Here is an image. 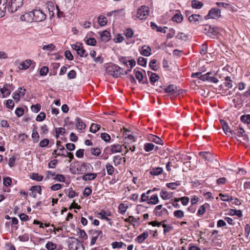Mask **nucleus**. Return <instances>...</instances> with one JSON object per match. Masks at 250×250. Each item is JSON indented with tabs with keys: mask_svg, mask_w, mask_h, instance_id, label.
<instances>
[{
	"mask_svg": "<svg viewBox=\"0 0 250 250\" xmlns=\"http://www.w3.org/2000/svg\"><path fill=\"white\" fill-rule=\"evenodd\" d=\"M23 5V0H0V18L3 17L6 10L10 13L16 12Z\"/></svg>",
	"mask_w": 250,
	"mask_h": 250,
	"instance_id": "obj_1",
	"label": "nucleus"
},
{
	"mask_svg": "<svg viewBox=\"0 0 250 250\" xmlns=\"http://www.w3.org/2000/svg\"><path fill=\"white\" fill-rule=\"evenodd\" d=\"M232 135L234 136V137L237 138V140L240 142L245 143L249 142L248 135L246 134L244 129L240 125L233 130Z\"/></svg>",
	"mask_w": 250,
	"mask_h": 250,
	"instance_id": "obj_2",
	"label": "nucleus"
},
{
	"mask_svg": "<svg viewBox=\"0 0 250 250\" xmlns=\"http://www.w3.org/2000/svg\"><path fill=\"white\" fill-rule=\"evenodd\" d=\"M106 73L114 78H118L123 74V68L115 64L111 63L106 68Z\"/></svg>",
	"mask_w": 250,
	"mask_h": 250,
	"instance_id": "obj_3",
	"label": "nucleus"
},
{
	"mask_svg": "<svg viewBox=\"0 0 250 250\" xmlns=\"http://www.w3.org/2000/svg\"><path fill=\"white\" fill-rule=\"evenodd\" d=\"M30 15H33V20L36 22L43 21L46 18V14L40 9L33 10L30 12Z\"/></svg>",
	"mask_w": 250,
	"mask_h": 250,
	"instance_id": "obj_4",
	"label": "nucleus"
},
{
	"mask_svg": "<svg viewBox=\"0 0 250 250\" xmlns=\"http://www.w3.org/2000/svg\"><path fill=\"white\" fill-rule=\"evenodd\" d=\"M149 8L148 6L143 5L137 10V17L140 20H143L146 18L148 15Z\"/></svg>",
	"mask_w": 250,
	"mask_h": 250,
	"instance_id": "obj_5",
	"label": "nucleus"
},
{
	"mask_svg": "<svg viewBox=\"0 0 250 250\" xmlns=\"http://www.w3.org/2000/svg\"><path fill=\"white\" fill-rule=\"evenodd\" d=\"M221 17V11L218 8H212L211 9L207 15L205 17L206 20H208L210 18L211 19H218Z\"/></svg>",
	"mask_w": 250,
	"mask_h": 250,
	"instance_id": "obj_6",
	"label": "nucleus"
},
{
	"mask_svg": "<svg viewBox=\"0 0 250 250\" xmlns=\"http://www.w3.org/2000/svg\"><path fill=\"white\" fill-rule=\"evenodd\" d=\"M122 151V146L119 144H114L106 147L104 149V151H109L111 153L121 152Z\"/></svg>",
	"mask_w": 250,
	"mask_h": 250,
	"instance_id": "obj_7",
	"label": "nucleus"
},
{
	"mask_svg": "<svg viewBox=\"0 0 250 250\" xmlns=\"http://www.w3.org/2000/svg\"><path fill=\"white\" fill-rule=\"evenodd\" d=\"M202 81L204 82H208L209 83H216L218 82V79L212 75L211 72H208L205 74H204V76L202 77Z\"/></svg>",
	"mask_w": 250,
	"mask_h": 250,
	"instance_id": "obj_8",
	"label": "nucleus"
},
{
	"mask_svg": "<svg viewBox=\"0 0 250 250\" xmlns=\"http://www.w3.org/2000/svg\"><path fill=\"white\" fill-rule=\"evenodd\" d=\"M91 167L92 169L93 167L91 166L89 163H83L82 165L77 168V170L79 173L84 174L88 170L90 171V167Z\"/></svg>",
	"mask_w": 250,
	"mask_h": 250,
	"instance_id": "obj_9",
	"label": "nucleus"
},
{
	"mask_svg": "<svg viewBox=\"0 0 250 250\" xmlns=\"http://www.w3.org/2000/svg\"><path fill=\"white\" fill-rule=\"evenodd\" d=\"M98 217L104 220L107 222H109V224L111 225V219L108 218L107 216H111V213L109 211H106L104 210H102L101 212H98L97 213Z\"/></svg>",
	"mask_w": 250,
	"mask_h": 250,
	"instance_id": "obj_10",
	"label": "nucleus"
},
{
	"mask_svg": "<svg viewBox=\"0 0 250 250\" xmlns=\"http://www.w3.org/2000/svg\"><path fill=\"white\" fill-rule=\"evenodd\" d=\"M80 242V240L75 237H71L68 242V248L70 250H76L77 246Z\"/></svg>",
	"mask_w": 250,
	"mask_h": 250,
	"instance_id": "obj_11",
	"label": "nucleus"
},
{
	"mask_svg": "<svg viewBox=\"0 0 250 250\" xmlns=\"http://www.w3.org/2000/svg\"><path fill=\"white\" fill-rule=\"evenodd\" d=\"M163 206L162 205H160L158 206H157L154 211L153 213L156 216H161L162 213H166L167 214H168V212L167 208H163L162 209Z\"/></svg>",
	"mask_w": 250,
	"mask_h": 250,
	"instance_id": "obj_12",
	"label": "nucleus"
},
{
	"mask_svg": "<svg viewBox=\"0 0 250 250\" xmlns=\"http://www.w3.org/2000/svg\"><path fill=\"white\" fill-rule=\"evenodd\" d=\"M114 15L116 18H118L120 17H124L125 15V13L124 12V9H121L119 10H115L111 12L107 13V16H111L112 15Z\"/></svg>",
	"mask_w": 250,
	"mask_h": 250,
	"instance_id": "obj_13",
	"label": "nucleus"
},
{
	"mask_svg": "<svg viewBox=\"0 0 250 250\" xmlns=\"http://www.w3.org/2000/svg\"><path fill=\"white\" fill-rule=\"evenodd\" d=\"M110 32L107 30H104L100 34L101 40L104 42H106L110 39Z\"/></svg>",
	"mask_w": 250,
	"mask_h": 250,
	"instance_id": "obj_14",
	"label": "nucleus"
},
{
	"mask_svg": "<svg viewBox=\"0 0 250 250\" xmlns=\"http://www.w3.org/2000/svg\"><path fill=\"white\" fill-rule=\"evenodd\" d=\"M199 155L208 161L211 162L212 161L213 159V157L212 154L208 151L200 152L199 153Z\"/></svg>",
	"mask_w": 250,
	"mask_h": 250,
	"instance_id": "obj_15",
	"label": "nucleus"
},
{
	"mask_svg": "<svg viewBox=\"0 0 250 250\" xmlns=\"http://www.w3.org/2000/svg\"><path fill=\"white\" fill-rule=\"evenodd\" d=\"M60 66L59 62H53L50 65V72L49 75H56L57 74V70Z\"/></svg>",
	"mask_w": 250,
	"mask_h": 250,
	"instance_id": "obj_16",
	"label": "nucleus"
},
{
	"mask_svg": "<svg viewBox=\"0 0 250 250\" xmlns=\"http://www.w3.org/2000/svg\"><path fill=\"white\" fill-rule=\"evenodd\" d=\"M148 140L149 141L154 142L157 144L161 145L163 143L162 140L160 137L153 134L149 135Z\"/></svg>",
	"mask_w": 250,
	"mask_h": 250,
	"instance_id": "obj_17",
	"label": "nucleus"
},
{
	"mask_svg": "<svg viewBox=\"0 0 250 250\" xmlns=\"http://www.w3.org/2000/svg\"><path fill=\"white\" fill-rule=\"evenodd\" d=\"M97 175L96 173H85L82 177V179L83 181H91L95 179Z\"/></svg>",
	"mask_w": 250,
	"mask_h": 250,
	"instance_id": "obj_18",
	"label": "nucleus"
},
{
	"mask_svg": "<svg viewBox=\"0 0 250 250\" xmlns=\"http://www.w3.org/2000/svg\"><path fill=\"white\" fill-rule=\"evenodd\" d=\"M150 26L153 30H156L158 32L166 33V29H167V27H164L162 28L160 26H158L154 22H150Z\"/></svg>",
	"mask_w": 250,
	"mask_h": 250,
	"instance_id": "obj_19",
	"label": "nucleus"
},
{
	"mask_svg": "<svg viewBox=\"0 0 250 250\" xmlns=\"http://www.w3.org/2000/svg\"><path fill=\"white\" fill-rule=\"evenodd\" d=\"M148 236V232L146 231H145L137 237L136 241H137L139 243H142L145 241L146 239L147 238Z\"/></svg>",
	"mask_w": 250,
	"mask_h": 250,
	"instance_id": "obj_20",
	"label": "nucleus"
},
{
	"mask_svg": "<svg viewBox=\"0 0 250 250\" xmlns=\"http://www.w3.org/2000/svg\"><path fill=\"white\" fill-rule=\"evenodd\" d=\"M151 48L149 46H144L142 48V50L140 51L141 54L148 57L150 55Z\"/></svg>",
	"mask_w": 250,
	"mask_h": 250,
	"instance_id": "obj_21",
	"label": "nucleus"
},
{
	"mask_svg": "<svg viewBox=\"0 0 250 250\" xmlns=\"http://www.w3.org/2000/svg\"><path fill=\"white\" fill-rule=\"evenodd\" d=\"M220 122L222 125L223 129L225 133L226 134H228V133H230L233 135V131H231L229 128L228 124L223 120H221Z\"/></svg>",
	"mask_w": 250,
	"mask_h": 250,
	"instance_id": "obj_22",
	"label": "nucleus"
},
{
	"mask_svg": "<svg viewBox=\"0 0 250 250\" xmlns=\"http://www.w3.org/2000/svg\"><path fill=\"white\" fill-rule=\"evenodd\" d=\"M0 91L2 94V98L9 96L11 93V90L4 85L3 88L0 89Z\"/></svg>",
	"mask_w": 250,
	"mask_h": 250,
	"instance_id": "obj_23",
	"label": "nucleus"
},
{
	"mask_svg": "<svg viewBox=\"0 0 250 250\" xmlns=\"http://www.w3.org/2000/svg\"><path fill=\"white\" fill-rule=\"evenodd\" d=\"M174 199L175 201H180L181 202V203L184 206L187 205L189 201V198L188 197H186V196L182 197L181 198L174 197Z\"/></svg>",
	"mask_w": 250,
	"mask_h": 250,
	"instance_id": "obj_24",
	"label": "nucleus"
},
{
	"mask_svg": "<svg viewBox=\"0 0 250 250\" xmlns=\"http://www.w3.org/2000/svg\"><path fill=\"white\" fill-rule=\"evenodd\" d=\"M159 202V199L157 195L154 194L152 195L150 198L149 199V200L147 201L148 204H152L156 205Z\"/></svg>",
	"mask_w": 250,
	"mask_h": 250,
	"instance_id": "obj_25",
	"label": "nucleus"
},
{
	"mask_svg": "<svg viewBox=\"0 0 250 250\" xmlns=\"http://www.w3.org/2000/svg\"><path fill=\"white\" fill-rule=\"evenodd\" d=\"M201 19L200 15L192 14L188 17V20L190 22L196 23Z\"/></svg>",
	"mask_w": 250,
	"mask_h": 250,
	"instance_id": "obj_26",
	"label": "nucleus"
},
{
	"mask_svg": "<svg viewBox=\"0 0 250 250\" xmlns=\"http://www.w3.org/2000/svg\"><path fill=\"white\" fill-rule=\"evenodd\" d=\"M239 95L242 101L250 100V87H248L247 91L243 94H239Z\"/></svg>",
	"mask_w": 250,
	"mask_h": 250,
	"instance_id": "obj_27",
	"label": "nucleus"
},
{
	"mask_svg": "<svg viewBox=\"0 0 250 250\" xmlns=\"http://www.w3.org/2000/svg\"><path fill=\"white\" fill-rule=\"evenodd\" d=\"M203 5V3L197 0H193L191 1V6L194 9H200Z\"/></svg>",
	"mask_w": 250,
	"mask_h": 250,
	"instance_id": "obj_28",
	"label": "nucleus"
},
{
	"mask_svg": "<svg viewBox=\"0 0 250 250\" xmlns=\"http://www.w3.org/2000/svg\"><path fill=\"white\" fill-rule=\"evenodd\" d=\"M31 60H26L20 64V66L19 68L22 70H26L29 68L31 64Z\"/></svg>",
	"mask_w": 250,
	"mask_h": 250,
	"instance_id": "obj_29",
	"label": "nucleus"
},
{
	"mask_svg": "<svg viewBox=\"0 0 250 250\" xmlns=\"http://www.w3.org/2000/svg\"><path fill=\"white\" fill-rule=\"evenodd\" d=\"M171 38H172V34L171 33H168L167 35V41L165 42L166 46L165 50L166 52L169 54H171V53H170V51L168 50V48H170L171 45L170 44V42L167 43H167L168 42V40L170 39Z\"/></svg>",
	"mask_w": 250,
	"mask_h": 250,
	"instance_id": "obj_30",
	"label": "nucleus"
},
{
	"mask_svg": "<svg viewBox=\"0 0 250 250\" xmlns=\"http://www.w3.org/2000/svg\"><path fill=\"white\" fill-rule=\"evenodd\" d=\"M77 122L76 126L78 129H83L85 128V125L82 122V120L79 117H77L76 119Z\"/></svg>",
	"mask_w": 250,
	"mask_h": 250,
	"instance_id": "obj_31",
	"label": "nucleus"
},
{
	"mask_svg": "<svg viewBox=\"0 0 250 250\" xmlns=\"http://www.w3.org/2000/svg\"><path fill=\"white\" fill-rule=\"evenodd\" d=\"M183 20V17L181 13H176L173 16V21L180 23Z\"/></svg>",
	"mask_w": 250,
	"mask_h": 250,
	"instance_id": "obj_32",
	"label": "nucleus"
},
{
	"mask_svg": "<svg viewBox=\"0 0 250 250\" xmlns=\"http://www.w3.org/2000/svg\"><path fill=\"white\" fill-rule=\"evenodd\" d=\"M65 133V130L63 127H59L55 129V137L58 138L60 135H63Z\"/></svg>",
	"mask_w": 250,
	"mask_h": 250,
	"instance_id": "obj_33",
	"label": "nucleus"
},
{
	"mask_svg": "<svg viewBox=\"0 0 250 250\" xmlns=\"http://www.w3.org/2000/svg\"><path fill=\"white\" fill-rule=\"evenodd\" d=\"M162 172L163 169L161 167H158L151 169L150 173L152 175H159L161 174Z\"/></svg>",
	"mask_w": 250,
	"mask_h": 250,
	"instance_id": "obj_34",
	"label": "nucleus"
},
{
	"mask_svg": "<svg viewBox=\"0 0 250 250\" xmlns=\"http://www.w3.org/2000/svg\"><path fill=\"white\" fill-rule=\"evenodd\" d=\"M140 219L139 218L136 219L133 216H129L128 218L125 219L124 221L125 222H127L135 226L134 223H137L138 220Z\"/></svg>",
	"mask_w": 250,
	"mask_h": 250,
	"instance_id": "obj_35",
	"label": "nucleus"
},
{
	"mask_svg": "<svg viewBox=\"0 0 250 250\" xmlns=\"http://www.w3.org/2000/svg\"><path fill=\"white\" fill-rule=\"evenodd\" d=\"M77 233L78 235H79L81 238L86 240L87 238V235L83 229H81L80 228L76 229Z\"/></svg>",
	"mask_w": 250,
	"mask_h": 250,
	"instance_id": "obj_36",
	"label": "nucleus"
},
{
	"mask_svg": "<svg viewBox=\"0 0 250 250\" xmlns=\"http://www.w3.org/2000/svg\"><path fill=\"white\" fill-rule=\"evenodd\" d=\"M206 206H208V204H206L200 207L196 214L197 216H201L205 213L206 208Z\"/></svg>",
	"mask_w": 250,
	"mask_h": 250,
	"instance_id": "obj_37",
	"label": "nucleus"
},
{
	"mask_svg": "<svg viewBox=\"0 0 250 250\" xmlns=\"http://www.w3.org/2000/svg\"><path fill=\"white\" fill-rule=\"evenodd\" d=\"M173 96H177L180 95L181 94H183L184 90L177 86L174 87V85H173Z\"/></svg>",
	"mask_w": 250,
	"mask_h": 250,
	"instance_id": "obj_38",
	"label": "nucleus"
},
{
	"mask_svg": "<svg viewBox=\"0 0 250 250\" xmlns=\"http://www.w3.org/2000/svg\"><path fill=\"white\" fill-rule=\"evenodd\" d=\"M77 53L81 57H86L88 56V53H86V50L83 49V45L80 49H78Z\"/></svg>",
	"mask_w": 250,
	"mask_h": 250,
	"instance_id": "obj_39",
	"label": "nucleus"
},
{
	"mask_svg": "<svg viewBox=\"0 0 250 250\" xmlns=\"http://www.w3.org/2000/svg\"><path fill=\"white\" fill-rule=\"evenodd\" d=\"M86 38H85L84 41L87 45L90 46H95L96 45L97 41L95 38H89L87 39Z\"/></svg>",
	"mask_w": 250,
	"mask_h": 250,
	"instance_id": "obj_40",
	"label": "nucleus"
},
{
	"mask_svg": "<svg viewBox=\"0 0 250 250\" xmlns=\"http://www.w3.org/2000/svg\"><path fill=\"white\" fill-rule=\"evenodd\" d=\"M30 178L36 181L40 182L42 181L43 179V176L39 175L38 173H33L30 176Z\"/></svg>",
	"mask_w": 250,
	"mask_h": 250,
	"instance_id": "obj_41",
	"label": "nucleus"
},
{
	"mask_svg": "<svg viewBox=\"0 0 250 250\" xmlns=\"http://www.w3.org/2000/svg\"><path fill=\"white\" fill-rule=\"evenodd\" d=\"M134 72L135 73L136 79L138 80V82L141 83L143 80V75L142 73L139 70H136V69L134 70Z\"/></svg>",
	"mask_w": 250,
	"mask_h": 250,
	"instance_id": "obj_42",
	"label": "nucleus"
},
{
	"mask_svg": "<svg viewBox=\"0 0 250 250\" xmlns=\"http://www.w3.org/2000/svg\"><path fill=\"white\" fill-rule=\"evenodd\" d=\"M100 125L93 123L90 126V131L91 132L95 133L100 129Z\"/></svg>",
	"mask_w": 250,
	"mask_h": 250,
	"instance_id": "obj_43",
	"label": "nucleus"
},
{
	"mask_svg": "<svg viewBox=\"0 0 250 250\" xmlns=\"http://www.w3.org/2000/svg\"><path fill=\"white\" fill-rule=\"evenodd\" d=\"M159 78V76L156 73H152L150 77V82L152 84L154 85V83L156 82Z\"/></svg>",
	"mask_w": 250,
	"mask_h": 250,
	"instance_id": "obj_44",
	"label": "nucleus"
},
{
	"mask_svg": "<svg viewBox=\"0 0 250 250\" xmlns=\"http://www.w3.org/2000/svg\"><path fill=\"white\" fill-rule=\"evenodd\" d=\"M147 63V59L140 57L138 58L137 60V63L143 66H146Z\"/></svg>",
	"mask_w": 250,
	"mask_h": 250,
	"instance_id": "obj_45",
	"label": "nucleus"
},
{
	"mask_svg": "<svg viewBox=\"0 0 250 250\" xmlns=\"http://www.w3.org/2000/svg\"><path fill=\"white\" fill-rule=\"evenodd\" d=\"M241 121L244 123H246L247 124H250V115L246 114L243 115L241 117Z\"/></svg>",
	"mask_w": 250,
	"mask_h": 250,
	"instance_id": "obj_46",
	"label": "nucleus"
},
{
	"mask_svg": "<svg viewBox=\"0 0 250 250\" xmlns=\"http://www.w3.org/2000/svg\"><path fill=\"white\" fill-rule=\"evenodd\" d=\"M98 22L102 26L106 25L107 23V19L106 17L103 16H100L98 18Z\"/></svg>",
	"mask_w": 250,
	"mask_h": 250,
	"instance_id": "obj_47",
	"label": "nucleus"
},
{
	"mask_svg": "<svg viewBox=\"0 0 250 250\" xmlns=\"http://www.w3.org/2000/svg\"><path fill=\"white\" fill-rule=\"evenodd\" d=\"M175 39L181 40V41H185L187 39V36L185 33L181 32L179 33L175 37Z\"/></svg>",
	"mask_w": 250,
	"mask_h": 250,
	"instance_id": "obj_48",
	"label": "nucleus"
},
{
	"mask_svg": "<svg viewBox=\"0 0 250 250\" xmlns=\"http://www.w3.org/2000/svg\"><path fill=\"white\" fill-rule=\"evenodd\" d=\"M154 145L152 143H146L144 145V149L146 152H149L154 149Z\"/></svg>",
	"mask_w": 250,
	"mask_h": 250,
	"instance_id": "obj_49",
	"label": "nucleus"
},
{
	"mask_svg": "<svg viewBox=\"0 0 250 250\" xmlns=\"http://www.w3.org/2000/svg\"><path fill=\"white\" fill-rule=\"evenodd\" d=\"M106 169L107 173L109 175H112L114 171V167L109 163H107L106 165Z\"/></svg>",
	"mask_w": 250,
	"mask_h": 250,
	"instance_id": "obj_50",
	"label": "nucleus"
},
{
	"mask_svg": "<svg viewBox=\"0 0 250 250\" xmlns=\"http://www.w3.org/2000/svg\"><path fill=\"white\" fill-rule=\"evenodd\" d=\"M101 138L105 142H109L111 137L107 133H102L101 134Z\"/></svg>",
	"mask_w": 250,
	"mask_h": 250,
	"instance_id": "obj_51",
	"label": "nucleus"
},
{
	"mask_svg": "<svg viewBox=\"0 0 250 250\" xmlns=\"http://www.w3.org/2000/svg\"><path fill=\"white\" fill-rule=\"evenodd\" d=\"M113 249L121 248L123 246H126L125 244L123 242H114L111 244Z\"/></svg>",
	"mask_w": 250,
	"mask_h": 250,
	"instance_id": "obj_52",
	"label": "nucleus"
},
{
	"mask_svg": "<svg viewBox=\"0 0 250 250\" xmlns=\"http://www.w3.org/2000/svg\"><path fill=\"white\" fill-rule=\"evenodd\" d=\"M31 137L33 139L34 142H38L39 141L40 135L36 130H33Z\"/></svg>",
	"mask_w": 250,
	"mask_h": 250,
	"instance_id": "obj_53",
	"label": "nucleus"
},
{
	"mask_svg": "<svg viewBox=\"0 0 250 250\" xmlns=\"http://www.w3.org/2000/svg\"><path fill=\"white\" fill-rule=\"evenodd\" d=\"M184 154L180 153H177L174 154V158L177 162L182 163L183 162Z\"/></svg>",
	"mask_w": 250,
	"mask_h": 250,
	"instance_id": "obj_54",
	"label": "nucleus"
},
{
	"mask_svg": "<svg viewBox=\"0 0 250 250\" xmlns=\"http://www.w3.org/2000/svg\"><path fill=\"white\" fill-rule=\"evenodd\" d=\"M45 117L46 114H45V113L42 112H40V114L37 115L36 120L37 122H42L45 119Z\"/></svg>",
	"mask_w": 250,
	"mask_h": 250,
	"instance_id": "obj_55",
	"label": "nucleus"
},
{
	"mask_svg": "<svg viewBox=\"0 0 250 250\" xmlns=\"http://www.w3.org/2000/svg\"><path fill=\"white\" fill-rule=\"evenodd\" d=\"M113 162L115 166L120 165L122 163V158L120 156H115L113 157Z\"/></svg>",
	"mask_w": 250,
	"mask_h": 250,
	"instance_id": "obj_56",
	"label": "nucleus"
},
{
	"mask_svg": "<svg viewBox=\"0 0 250 250\" xmlns=\"http://www.w3.org/2000/svg\"><path fill=\"white\" fill-rule=\"evenodd\" d=\"M30 190L38 192L39 194H42V188L40 186H34L31 187Z\"/></svg>",
	"mask_w": 250,
	"mask_h": 250,
	"instance_id": "obj_57",
	"label": "nucleus"
},
{
	"mask_svg": "<svg viewBox=\"0 0 250 250\" xmlns=\"http://www.w3.org/2000/svg\"><path fill=\"white\" fill-rule=\"evenodd\" d=\"M149 67L153 71H157V67L156 65V60L155 59L152 60L149 62Z\"/></svg>",
	"mask_w": 250,
	"mask_h": 250,
	"instance_id": "obj_58",
	"label": "nucleus"
},
{
	"mask_svg": "<svg viewBox=\"0 0 250 250\" xmlns=\"http://www.w3.org/2000/svg\"><path fill=\"white\" fill-rule=\"evenodd\" d=\"M174 215L177 218H182L184 216V213L181 210H177L174 212Z\"/></svg>",
	"mask_w": 250,
	"mask_h": 250,
	"instance_id": "obj_59",
	"label": "nucleus"
},
{
	"mask_svg": "<svg viewBox=\"0 0 250 250\" xmlns=\"http://www.w3.org/2000/svg\"><path fill=\"white\" fill-rule=\"evenodd\" d=\"M49 71V69L47 66H43L40 71V75L41 76H44L47 75Z\"/></svg>",
	"mask_w": 250,
	"mask_h": 250,
	"instance_id": "obj_60",
	"label": "nucleus"
},
{
	"mask_svg": "<svg viewBox=\"0 0 250 250\" xmlns=\"http://www.w3.org/2000/svg\"><path fill=\"white\" fill-rule=\"evenodd\" d=\"M118 208L119 210V212L121 214H124L125 213V212L126 211V210L127 208V207L125 206V205L123 204H121L119 205Z\"/></svg>",
	"mask_w": 250,
	"mask_h": 250,
	"instance_id": "obj_61",
	"label": "nucleus"
},
{
	"mask_svg": "<svg viewBox=\"0 0 250 250\" xmlns=\"http://www.w3.org/2000/svg\"><path fill=\"white\" fill-rule=\"evenodd\" d=\"M160 195L161 198L164 200L169 199L170 197V194L166 190H162L161 192Z\"/></svg>",
	"mask_w": 250,
	"mask_h": 250,
	"instance_id": "obj_62",
	"label": "nucleus"
},
{
	"mask_svg": "<svg viewBox=\"0 0 250 250\" xmlns=\"http://www.w3.org/2000/svg\"><path fill=\"white\" fill-rule=\"evenodd\" d=\"M125 34L127 38H131L133 35V31L131 28H127L125 31Z\"/></svg>",
	"mask_w": 250,
	"mask_h": 250,
	"instance_id": "obj_63",
	"label": "nucleus"
},
{
	"mask_svg": "<svg viewBox=\"0 0 250 250\" xmlns=\"http://www.w3.org/2000/svg\"><path fill=\"white\" fill-rule=\"evenodd\" d=\"M12 179L9 177H6L3 179V184L5 186L8 187L11 185Z\"/></svg>",
	"mask_w": 250,
	"mask_h": 250,
	"instance_id": "obj_64",
	"label": "nucleus"
}]
</instances>
